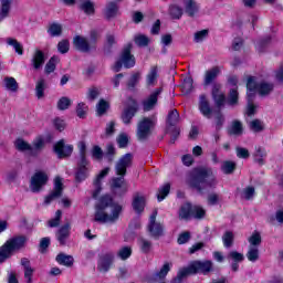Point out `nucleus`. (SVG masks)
Segmentation results:
<instances>
[{"mask_svg":"<svg viewBox=\"0 0 283 283\" xmlns=\"http://www.w3.org/2000/svg\"><path fill=\"white\" fill-rule=\"evenodd\" d=\"M254 163L258 165H264V160L266 159V149L262 147H258L253 154Z\"/></svg>","mask_w":283,"mask_h":283,"instance_id":"obj_35","label":"nucleus"},{"mask_svg":"<svg viewBox=\"0 0 283 283\" xmlns=\"http://www.w3.org/2000/svg\"><path fill=\"white\" fill-rule=\"evenodd\" d=\"M136 114H138V102L129 97L120 115V119L124 125H132V120H134V116H136Z\"/></svg>","mask_w":283,"mask_h":283,"instance_id":"obj_7","label":"nucleus"},{"mask_svg":"<svg viewBox=\"0 0 283 283\" xmlns=\"http://www.w3.org/2000/svg\"><path fill=\"white\" fill-rule=\"evenodd\" d=\"M44 147L45 140H43L41 137L35 138L31 145V156H39V154L43 151Z\"/></svg>","mask_w":283,"mask_h":283,"instance_id":"obj_28","label":"nucleus"},{"mask_svg":"<svg viewBox=\"0 0 283 283\" xmlns=\"http://www.w3.org/2000/svg\"><path fill=\"white\" fill-rule=\"evenodd\" d=\"M187 182L191 189L202 192L207 188H216V185H218V179H216L213 169L209 167H198L189 174Z\"/></svg>","mask_w":283,"mask_h":283,"instance_id":"obj_2","label":"nucleus"},{"mask_svg":"<svg viewBox=\"0 0 283 283\" xmlns=\"http://www.w3.org/2000/svg\"><path fill=\"white\" fill-rule=\"evenodd\" d=\"M169 14L171 17V19H180L182 17V8L172 4L169 8Z\"/></svg>","mask_w":283,"mask_h":283,"instance_id":"obj_52","label":"nucleus"},{"mask_svg":"<svg viewBox=\"0 0 283 283\" xmlns=\"http://www.w3.org/2000/svg\"><path fill=\"white\" fill-rule=\"evenodd\" d=\"M90 171H92V164L87 159H78L75 169V180L76 182H83L90 178Z\"/></svg>","mask_w":283,"mask_h":283,"instance_id":"obj_9","label":"nucleus"},{"mask_svg":"<svg viewBox=\"0 0 283 283\" xmlns=\"http://www.w3.org/2000/svg\"><path fill=\"white\" fill-rule=\"evenodd\" d=\"M171 190V185L170 184H165L161 186L157 192V200L158 202H163L169 196V191Z\"/></svg>","mask_w":283,"mask_h":283,"instance_id":"obj_40","label":"nucleus"},{"mask_svg":"<svg viewBox=\"0 0 283 283\" xmlns=\"http://www.w3.org/2000/svg\"><path fill=\"white\" fill-rule=\"evenodd\" d=\"M63 216V212L61 210H57L55 212V218L49 220L48 224L51 229H54L61 224V217Z\"/></svg>","mask_w":283,"mask_h":283,"instance_id":"obj_54","label":"nucleus"},{"mask_svg":"<svg viewBox=\"0 0 283 283\" xmlns=\"http://www.w3.org/2000/svg\"><path fill=\"white\" fill-rule=\"evenodd\" d=\"M48 174L43 171H38L31 178L30 189L33 193H39L48 185Z\"/></svg>","mask_w":283,"mask_h":283,"instance_id":"obj_10","label":"nucleus"},{"mask_svg":"<svg viewBox=\"0 0 283 283\" xmlns=\"http://www.w3.org/2000/svg\"><path fill=\"white\" fill-rule=\"evenodd\" d=\"M138 81H140V73H139V72L134 73V74L129 77V80H128V82H127V87H128L129 90H134V87H136V85H138Z\"/></svg>","mask_w":283,"mask_h":283,"instance_id":"obj_57","label":"nucleus"},{"mask_svg":"<svg viewBox=\"0 0 283 283\" xmlns=\"http://www.w3.org/2000/svg\"><path fill=\"white\" fill-rule=\"evenodd\" d=\"M134 156L132 154H126L122 156L115 165V174L116 176L112 179L111 187L116 191V189H120L122 193H127V189H129V185L125 181V176H127L128 167H132V160Z\"/></svg>","mask_w":283,"mask_h":283,"instance_id":"obj_3","label":"nucleus"},{"mask_svg":"<svg viewBox=\"0 0 283 283\" xmlns=\"http://www.w3.org/2000/svg\"><path fill=\"white\" fill-rule=\"evenodd\" d=\"M207 211L203 210L200 206H192V216L191 218H196L197 220H202L205 218Z\"/></svg>","mask_w":283,"mask_h":283,"instance_id":"obj_50","label":"nucleus"},{"mask_svg":"<svg viewBox=\"0 0 283 283\" xmlns=\"http://www.w3.org/2000/svg\"><path fill=\"white\" fill-rule=\"evenodd\" d=\"M235 161H223L221 165V171H223L227 175L233 174V171H235Z\"/></svg>","mask_w":283,"mask_h":283,"instance_id":"obj_49","label":"nucleus"},{"mask_svg":"<svg viewBox=\"0 0 283 283\" xmlns=\"http://www.w3.org/2000/svg\"><path fill=\"white\" fill-rule=\"evenodd\" d=\"M107 174H109V168H104L95 178V180L93 181V185L95 187V190L93 192V198H98V193H101L102 191V182H103V178H105V176H107Z\"/></svg>","mask_w":283,"mask_h":283,"instance_id":"obj_22","label":"nucleus"},{"mask_svg":"<svg viewBox=\"0 0 283 283\" xmlns=\"http://www.w3.org/2000/svg\"><path fill=\"white\" fill-rule=\"evenodd\" d=\"M163 94V88H156L146 99L143 101L144 112H151L158 103V95Z\"/></svg>","mask_w":283,"mask_h":283,"instance_id":"obj_16","label":"nucleus"},{"mask_svg":"<svg viewBox=\"0 0 283 283\" xmlns=\"http://www.w3.org/2000/svg\"><path fill=\"white\" fill-rule=\"evenodd\" d=\"M171 271V263L166 262L161 269L154 274V280H149L148 283L159 282V283H166L165 277H167V274Z\"/></svg>","mask_w":283,"mask_h":283,"instance_id":"obj_20","label":"nucleus"},{"mask_svg":"<svg viewBox=\"0 0 283 283\" xmlns=\"http://www.w3.org/2000/svg\"><path fill=\"white\" fill-rule=\"evenodd\" d=\"M146 200L144 196L136 195L133 199V209L136 213H143L145 211Z\"/></svg>","mask_w":283,"mask_h":283,"instance_id":"obj_29","label":"nucleus"},{"mask_svg":"<svg viewBox=\"0 0 283 283\" xmlns=\"http://www.w3.org/2000/svg\"><path fill=\"white\" fill-rule=\"evenodd\" d=\"M242 123L240 120L232 122L229 134L232 136H242Z\"/></svg>","mask_w":283,"mask_h":283,"instance_id":"obj_42","label":"nucleus"},{"mask_svg":"<svg viewBox=\"0 0 283 283\" xmlns=\"http://www.w3.org/2000/svg\"><path fill=\"white\" fill-rule=\"evenodd\" d=\"M247 258L249 262H258L260 260V249L258 247H249Z\"/></svg>","mask_w":283,"mask_h":283,"instance_id":"obj_39","label":"nucleus"},{"mask_svg":"<svg viewBox=\"0 0 283 283\" xmlns=\"http://www.w3.org/2000/svg\"><path fill=\"white\" fill-rule=\"evenodd\" d=\"M156 216H158V210H155L153 212L149 218V223L147 226V231L150 238H154V240H158L159 238H163V235H165V227H163V223L156 221Z\"/></svg>","mask_w":283,"mask_h":283,"instance_id":"obj_8","label":"nucleus"},{"mask_svg":"<svg viewBox=\"0 0 283 283\" xmlns=\"http://www.w3.org/2000/svg\"><path fill=\"white\" fill-rule=\"evenodd\" d=\"M156 116L143 117L137 123V132L136 136L138 140H147L149 136H151V132H154V127H156Z\"/></svg>","mask_w":283,"mask_h":283,"instance_id":"obj_4","label":"nucleus"},{"mask_svg":"<svg viewBox=\"0 0 283 283\" xmlns=\"http://www.w3.org/2000/svg\"><path fill=\"white\" fill-rule=\"evenodd\" d=\"M238 90L232 88L230 90L229 96H228V105H231L232 107L238 105Z\"/></svg>","mask_w":283,"mask_h":283,"instance_id":"obj_58","label":"nucleus"},{"mask_svg":"<svg viewBox=\"0 0 283 283\" xmlns=\"http://www.w3.org/2000/svg\"><path fill=\"white\" fill-rule=\"evenodd\" d=\"M180 123V114L177 109H172L168 114L167 127H176Z\"/></svg>","mask_w":283,"mask_h":283,"instance_id":"obj_32","label":"nucleus"},{"mask_svg":"<svg viewBox=\"0 0 283 283\" xmlns=\"http://www.w3.org/2000/svg\"><path fill=\"white\" fill-rule=\"evenodd\" d=\"M48 32L50 36H61L63 33V27L59 23H53L49 27Z\"/></svg>","mask_w":283,"mask_h":283,"instance_id":"obj_44","label":"nucleus"},{"mask_svg":"<svg viewBox=\"0 0 283 283\" xmlns=\"http://www.w3.org/2000/svg\"><path fill=\"white\" fill-rule=\"evenodd\" d=\"M107 107H109L107 102H105V99H101L96 106L97 115L103 116L107 112Z\"/></svg>","mask_w":283,"mask_h":283,"instance_id":"obj_63","label":"nucleus"},{"mask_svg":"<svg viewBox=\"0 0 283 283\" xmlns=\"http://www.w3.org/2000/svg\"><path fill=\"white\" fill-rule=\"evenodd\" d=\"M112 264H114V252L102 254L97 262V271L101 273H107V271L112 269Z\"/></svg>","mask_w":283,"mask_h":283,"instance_id":"obj_14","label":"nucleus"},{"mask_svg":"<svg viewBox=\"0 0 283 283\" xmlns=\"http://www.w3.org/2000/svg\"><path fill=\"white\" fill-rule=\"evenodd\" d=\"M193 213V206L191 203H185L179 210L180 220H189Z\"/></svg>","mask_w":283,"mask_h":283,"instance_id":"obj_31","label":"nucleus"},{"mask_svg":"<svg viewBox=\"0 0 283 283\" xmlns=\"http://www.w3.org/2000/svg\"><path fill=\"white\" fill-rule=\"evenodd\" d=\"M193 90V80L191 77H186L181 85V92L184 94H191Z\"/></svg>","mask_w":283,"mask_h":283,"instance_id":"obj_45","label":"nucleus"},{"mask_svg":"<svg viewBox=\"0 0 283 283\" xmlns=\"http://www.w3.org/2000/svg\"><path fill=\"white\" fill-rule=\"evenodd\" d=\"M158 81V67L153 66L147 75L146 83L149 87H154Z\"/></svg>","mask_w":283,"mask_h":283,"instance_id":"obj_33","label":"nucleus"},{"mask_svg":"<svg viewBox=\"0 0 283 283\" xmlns=\"http://www.w3.org/2000/svg\"><path fill=\"white\" fill-rule=\"evenodd\" d=\"M12 251L10 250L8 243H4L0 247V264H3L7 260H10L12 258Z\"/></svg>","mask_w":283,"mask_h":283,"instance_id":"obj_34","label":"nucleus"},{"mask_svg":"<svg viewBox=\"0 0 283 283\" xmlns=\"http://www.w3.org/2000/svg\"><path fill=\"white\" fill-rule=\"evenodd\" d=\"M28 239L25 237H15L6 241V244L9 245L11 253L14 251H21L25 247Z\"/></svg>","mask_w":283,"mask_h":283,"instance_id":"obj_18","label":"nucleus"},{"mask_svg":"<svg viewBox=\"0 0 283 283\" xmlns=\"http://www.w3.org/2000/svg\"><path fill=\"white\" fill-rule=\"evenodd\" d=\"M0 3V21H3L4 19H8V17H10L12 0H1Z\"/></svg>","mask_w":283,"mask_h":283,"instance_id":"obj_26","label":"nucleus"},{"mask_svg":"<svg viewBox=\"0 0 283 283\" xmlns=\"http://www.w3.org/2000/svg\"><path fill=\"white\" fill-rule=\"evenodd\" d=\"M85 114H87V105L81 102L76 106V115L78 118H85Z\"/></svg>","mask_w":283,"mask_h":283,"instance_id":"obj_61","label":"nucleus"},{"mask_svg":"<svg viewBox=\"0 0 283 283\" xmlns=\"http://www.w3.org/2000/svg\"><path fill=\"white\" fill-rule=\"evenodd\" d=\"M73 45L80 52H90L92 50V44L87 41V39L77 35L73 40Z\"/></svg>","mask_w":283,"mask_h":283,"instance_id":"obj_23","label":"nucleus"},{"mask_svg":"<svg viewBox=\"0 0 283 283\" xmlns=\"http://www.w3.org/2000/svg\"><path fill=\"white\" fill-rule=\"evenodd\" d=\"M91 154L95 160H103V149L99 146H93Z\"/></svg>","mask_w":283,"mask_h":283,"instance_id":"obj_64","label":"nucleus"},{"mask_svg":"<svg viewBox=\"0 0 283 283\" xmlns=\"http://www.w3.org/2000/svg\"><path fill=\"white\" fill-rule=\"evenodd\" d=\"M63 196V179L57 177L54 179V188L49 196L44 198V205H50L54 202V200L61 198Z\"/></svg>","mask_w":283,"mask_h":283,"instance_id":"obj_11","label":"nucleus"},{"mask_svg":"<svg viewBox=\"0 0 283 283\" xmlns=\"http://www.w3.org/2000/svg\"><path fill=\"white\" fill-rule=\"evenodd\" d=\"M192 271L195 275L201 273L202 275H209L211 271H213V262L206 260V261H195L191 263Z\"/></svg>","mask_w":283,"mask_h":283,"instance_id":"obj_13","label":"nucleus"},{"mask_svg":"<svg viewBox=\"0 0 283 283\" xmlns=\"http://www.w3.org/2000/svg\"><path fill=\"white\" fill-rule=\"evenodd\" d=\"M104 14L106 19H114L115 17H118V4L116 2H108Z\"/></svg>","mask_w":283,"mask_h":283,"instance_id":"obj_30","label":"nucleus"},{"mask_svg":"<svg viewBox=\"0 0 283 283\" xmlns=\"http://www.w3.org/2000/svg\"><path fill=\"white\" fill-rule=\"evenodd\" d=\"M70 105H72V99H70L69 97H61L57 102V109H69Z\"/></svg>","mask_w":283,"mask_h":283,"instance_id":"obj_59","label":"nucleus"},{"mask_svg":"<svg viewBox=\"0 0 283 283\" xmlns=\"http://www.w3.org/2000/svg\"><path fill=\"white\" fill-rule=\"evenodd\" d=\"M248 241L250 242V247H260L262 244V235H260V232H254Z\"/></svg>","mask_w":283,"mask_h":283,"instance_id":"obj_51","label":"nucleus"},{"mask_svg":"<svg viewBox=\"0 0 283 283\" xmlns=\"http://www.w3.org/2000/svg\"><path fill=\"white\" fill-rule=\"evenodd\" d=\"M139 248L143 253H149L151 251V241L145 238L139 239Z\"/></svg>","mask_w":283,"mask_h":283,"instance_id":"obj_55","label":"nucleus"},{"mask_svg":"<svg viewBox=\"0 0 283 283\" xmlns=\"http://www.w3.org/2000/svg\"><path fill=\"white\" fill-rule=\"evenodd\" d=\"M120 213H123V206L115 202L112 196H103L97 203L95 222L114 224V222H117L118 218H120Z\"/></svg>","mask_w":283,"mask_h":283,"instance_id":"obj_1","label":"nucleus"},{"mask_svg":"<svg viewBox=\"0 0 283 283\" xmlns=\"http://www.w3.org/2000/svg\"><path fill=\"white\" fill-rule=\"evenodd\" d=\"M132 253H133L132 247L124 245L118 249L117 258H119V260H123L125 262V260H129V258H132Z\"/></svg>","mask_w":283,"mask_h":283,"instance_id":"obj_36","label":"nucleus"},{"mask_svg":"<svg viewBox=\"0 0 283 283\" xmlns=\"http://www.w3.org/2000/svg\"><path fill=\"white\" fill-rule=\"evenodd\" d=\"M199 109L206 118H211L212 109L209 104V99H207V95H200L199 97Z\"/></svg>","mask_w":283,"mask_h":283,"instance_id":"obj_24","label":"nucleus"},{"mask_svg":"<svg viewBox=\"0 0 283 283\" xmlns=\"http://www.w3.org/2000/svg\"><path fill=\"white\" fill-rule=\"evenodd\" d=\"M4 85L10 92H17V90H19V83H17V80H14V77H6Z\"/></svg>","mask_w":283,"mask_h":283,"instance_id":"obj_48","label":"nucleus"},{"mask_svg":"<svg viewBox=\"0 0 283 283\" xmlns=\"http://www.w3.org/2000/svg\"><path fill=\"white\" fill-rule=\"evenodd\" d=\"M56 262L63 266H72V264H74V258L72 255L60 253L56 256Z\"/></svg>","mask_w":283,"mask_h":283,"instance_id":"obj_37","label":"nucleus"},{"mask_svg":"<svg viewBox=\"0 0 283 283\" xmlns=\"http://www.w3.org/2000/svg\"><path fill=\"white\" fill-rule=\"evenodd\" d=\"M221 87L220 84H214L212 86V99L218 109H222L227 103V95L221 93Z\"/></svg>","mask_w":283,"mask_h":283,"instance_id":"obj_15","label":"nucleus"},{"mask_svg":"<svg viewBox=\"0 0 283 283\" xmlns=\"http://www.w3.org/2000/svg\"><path fill=\"white\" fill-rule=\"evenodd\" d=\"M54 151L57 158H70V156H72V153L74 151V146L65 144V140L61 139L54 145Z\"/></svg>","mask_w":283,"mask_h":283,"instance_id":"obj_12","label":"nucleus"},{"mask_svg":"<svg viewBox=\"0 0 283 283\" xmlns=\"http://www.w3.org/2000/svg\"><path fill=\"white\" fill-rule=\"evenodd\" d=\"M31 65L33 70H41L43 65H45V53L43 51L36 49L33 52L32 59H31Z\"/></svg>","mask_w":283,"mask_h":283,"instance_id":"obj_19","label":"nucleus"},{"mask_svg":"<svg viewBox=\"0 0 283 283\" xmlns=\"http://www.w3.org/2000/svg\"><path fill=\"white\" fill-rule=\"evenodd\" d=\"M14 146L18 151H29L31 155V145L28 142L19 138L14 142Z\"/></svg>","mask_w":283,"mask_h":283,"instance_id":"obj_43","label":"nucleus"},{"mask_svg":"<svg viewBox=\"0 0 283 283\" xmlns=\"http://www.w3.org/2000/svg\"><path fill=\"white\" fill-rule=\"evenodd\" d=\"M7 43L8 45H11L17 54H19L20 56L23 55V45L19 41L10 38L7 40Z\"/></svg>","mask_w":283,"mask_h":283,"instance_id":"obj_46","label":"nucleus"},{"mask_svg":"<svg viewBox=\"0 0 283 283\" xmlns=\"http://www.w3.org/2000/svg\"><path fill=\"white\" fill-rule=\"evenodd\" d=\"M222 241L226 249H230V247H233V232L227 231L222 237Z\"/></svg>","mask_w":283,"mask_h":283,"instance_id":"obj_53","label":"nucleus"},{"mask_svg":"<svg viewBox=\"0 0 283 283\" xmlns=\"http://www.w3.org/2000/svg\"><path fill=\"white\" fill-rule=\"evenodd\" d=\"M220 72H222L221 66H213L212 69L206 71L203 85L207 87L211 85L218 76H220Z\"/></svg>","mask_w":283,"mask_h":283,"instance_id":"obj_21","label":"nucleus"},{"mask_svg":"<svg viewBox=\"0 0 283 283\" xmlns=\"http://www.w3.org/2000/svg\"><path fill=\"white\" fill-rule=\"evenodd\" d=\"M247 87L250 94L258 92L260 96H269L273 92V84L266 82L258 83L255 82V77L248 78Z\"/></svg>","mask_w":283,"mask_h":283,"instance_id":"obj_6","label":"nucleus"},{"mask_svg":"<svg viewBox=\"0 0 283 283\" xmlns=\"http://www.w3.org/2000/svg\"><path fill=\"white\" fill-rule=\"evenodd\" d=\"M189 275H196V273L193 272V266L191 264L189 265V268L180 269L174 281L177 283H182V280H185V277H189Z\"/></svg>","mask_w":283,"mask_h":283,"instance_id":"obj_27","label":"nucleus"},{"mask_svg":"<svg viewBox=\"0 0 283 283\" xmlns=\"http://www.w3.org/2000/svg\"><path fill=\"white\" fill-rule=\"evenodd\" d=\"M56 63H59V57L56 56L51 57L45 65V69H44L45 74H52V72L56 70Z\"/></svg>","mask_w":283,"mask_h":283,"instance_id":"obj_47","label":"nucleus"},{"mask_svg":"<svg viewBox=\"0 0 283 283\" xmlns=\"http://www.w3.org/2000/svg\"><path fill=\"white\" fill-rule=\"evenodd\" d=\"M123 65L127 70L136 65V57H134V55L132 54V44H128L123 50L118 61H116L115 64L113 65V71L120 72V70H123Z\"/></svg>","mask_w":283,"mask_h":283,"instance_id":"obj_5","label":"nucleus"},{"mask_svg":"<svg viewBox=\"0 0 283 283\" xmlns=\"http://www.w3.org/2000/svg\"><path fill=\"white\" fill-rule=\"evenodd\" d=\"M72 230V226L70 222H66L64 226L60 227L56 231V240L61 244V247H65L67 244V238H70V231Z\"/></svg>","mask_w":283,"mask_h":283,"instance_id":"obj_17","label":"nucleus"},{"mask_svg":"<svg viewBox=\"0 0 283 283\" xmlns=\"http://www.w3.org/2000/svg\"><path fill=\"white\" fill-rule=\"evenodd\" d=\"M99 95H101V91L96 86H93L88 88L86 98L87 101L94 102L95 99L98 98Z\"/></svg>","mask_w":283,"mask_h":283,"instance_id":"obj_56","label":"nucleus"},{"mask_svg":"<svg viewBox=\"0 0 283 283\" xmlns=\"http://www.w3.org/2000/svg\"><path fill=\"white\" fill-rule=\"evenodd\" d=\"M250 129H252V132H262L264 129V124L260 119H254L250 122Z\"/></svg>","mask_w":283,"mask_h":283,"instance_id":"obj_62","label":"nucleus"},{"mask_svg":"<svg viewBox=\"0 0 283 283\" xmlns=\"http://www.w3.org/2000/svg\"><path fill=\"white\" fill-rule=\"evenodd\" d=\"M20 264L24 269V279L27 280V283H32V275H34V270L32 269L30 259L22 258Z\"/></svg>","mask_w":283,"mask_h":283,"instance_id":"obj_25","label":"nucleus"},{"mask_svg":"<svg viewBox=\"0 0 283 283\" xmlns=\"http://www.w3.org/2000/svg\"><path fill=\"white\" fill-rule=\"evenodd\" d=\"M185 8L188 17H195L196 12H198V4L193 0H186Z\"/></svg>","mask_w":283,"mask_h":283,"instance_id":"obj_38","label":"nucleus"},{"mask_svg":"<svg viewBox=\"0 0 283 283\" xmlns=\"http://www.w3.org/2000/svg\"><path fill=\"white\" fill-rule=\"evenodd\" d=\"M35 96L41 99L45 96V81L40 78L35 84Z\"/></svg>","mask_w":283,"mask_h":283,"instance_id":"obj_41","label":"nucleus"},{"mask_svg":"<svg viewBox=\"0 0 283 283\" xmlns=\"http://www.w3.org/2000/svg\"><path fill=\"white\" fill-rule=\"evenodd\" d=\"M135 43L139 48H147L149 45V38L147 35H137L135 36Z\"/></svg>","mask_w":283,"mask_h":283,"instance_id":"obj_60","label":"nucleus"}]
</instances>
